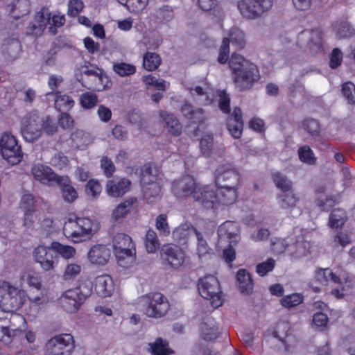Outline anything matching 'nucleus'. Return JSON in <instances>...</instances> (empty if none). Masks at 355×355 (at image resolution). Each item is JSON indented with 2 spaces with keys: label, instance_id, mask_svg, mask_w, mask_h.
I'll return each mask as SVG.
<instances>
[{
  "label": "nucleus",
  "instance_id": "obj_1",
  "mask_svg": "<svg viewBox=\"0 0 355 355\" xmlns=\"http://www.w3.org/2000/svg\"><path fill=\"white\" fill-rule=\"evenodd\" d=\"M235 46L236 50L245 46L243 33L239 29L231 30L229 37H225L219 49L218 62L225 64L229 60V67L234 75L233 81L240 90L250 89L259 79V71L256 64L250 62L243 56L232 53L230 58V44Z\"/></svg>",
  "mask_w": 355,
  "mask_h": 355
},
{
  "label": "nucleus",
  "instance_id": "obj_2",
  "mask_svg": "<svg viewBox=\"0 0 355 355\" xmlns=\"http://www.w3.org/2000/svg\"><path fill=\"white\" fill-rule=\"evenodd\" d=\"M65 21L64 15H52L49 9L43 6L35 12L33 21L30 22L26 28V32L28 35L40 36L49 24V33L51 35H55L58 33V28L62 27L65 24Z\"/></svg>",
  "mask_w": 355,
  "mask_h": 355
},
{
  "label": "nucleus",
  "instance_id": "obj_3",
  "mask_svg": "<svg viewBox=\"0 0 355 355\" xmlns=\"http://www.w3.org/2000/svg\"><path fill=\"white\" fill-rule=\"evenodd\" d=\"M98 224L88 217H78L75 214H70L65 220L62 231L64 235L74 243L89 237L94 232L98 230Z\"/></svg>",
  "mask_w": 355,
  "mask_h": 355
},
{
  "label": "nucleus",
  "instance_id": "obj_4",
  "mask_svg": "<svg viewBox=\"0 0 355 355\" xmlns=\"http://www.w3.org/2000/svg\"><path fill=\"white\" fill-rule=\"evenodd\" d=\"M239 189L216 188V191H214L209 186H205L202 206L206 209H218L220 205H232L238 198Z\"/></svg>",
  "mask_w": 355,
  "mask_h": 355
},
{
  "label": "nucleus",
  "instance_id": "obj_5",
  "mask_svg": "<svg viewBox=\"0 0 355 355\" xmlns=\"http://www.w3.org/2000/svg\"><path fill=\"white\" fill-rule=\"evenodd\" d=\"M92 293L91 282L65 291L60 297V304L68 313H76Z\"/></svg>",
  "mask_w": 355,
  "mask_h": 355
},
{
  "label": "nucleus",
  "instance_id": "obj_6",
  "mask_svg": "<svg viewBox=\"0 0 355 355\" xmlns=\"http://www.w3.org/2000/svg\"><path fill=\"white\" fill-rule=\"evenodd\" d=\"M173 193L177 198L191 196L196 202L202 205L205 198V187H201L191 175H185L178 180H175L171 184Z\"/></svg>",
  "mask_w": 355,
  "mask_h": 355
},
{
  "label": "nucleus",
  "instance_id": "obj_7",
  "mask_svg": "<svg viewBox=\"0 0 355 355\" xmlns=\"http://www.w3.org/2000/svg\"><path fill=\"white\" fill-rule=\"evenodd\" d=\"M198 289L202 297L209 300L214 308H218L223 304L220 283L215 276L207 275L200 278Z\"/></svg>",
  "mask_w": 355,
  "mask_h": 355
},
{
  "label": "nucleus",
  "instance_id": "obj_8",
  "mask_svg": "<svg viewBox=\"0 0 355 355\" xmlns=\"http://www.w3.org/2000/svg\"><path fill=\"white\" fill-rule=\"evenodd\" d=\"M24 304L23 293L6 281H0V304L8 311H17Z\"/></svg>",
  "mask_w": 355,
  "mask_h": 355
},
{
  "label": "nucleus",
  "instance_id": "obj_9",
  "mask_svg": "<svg viewBox=\"0 0 355 355\" xmlns=\"http://www.w3.org/2000/svg\"><path fill=\"white\" fill-rule=\"evenodd\" d=\"M114 253L119 265L123 266L126 259H134L136 255L135 244L132 238L125 233H117L112 239Z\"/></svg>",
  "mask_w": 355,
  "mask_h": 355
},
{
  "label": "nucleus",
  "instance_id": "obj_10",
  "mask_svg": "<svg viewBox=\"0 0 355 355\" xmlns=\"http://www.w3.org/2000/svg\"><path fill=\"white\" fill-rule=\"evenodd\" d=\"M216 188H241L242 185L240 173L231 164L219 165L214 173Z\"/></svg>",
  "mask_w": 355,
  "mask_h": 355
},
{
  "label": "nucleus",
  "instance_id": "obj_11",
  "mask_svg": "<svg viewBox=\"0 0 355 355\" xmlns=\"http://www.w3.org/2000/svg\"><path fill=\"white\" fill-rule=\"evenodd\" d=\"M74 340L71 334H61L47 340L45 355H71L74 349Z\"/></svg>",
  "mask_w": 355,
  "mask_h": 355
},
{
  "label": "nucleus",
  "instance_id": "obj_12",
  "mask_svg": "<svg viewBox=\"0 0 355 355\" xmlns=\"http://www.w3.org/2000/svg\"><path fill=\"white\" fill-rule=\"evenodd\" d=\"M142 297L145 300L146 313L148 317L161 318L168 312L170 308L168 300L159 292H150Z\"/></svg>",
  "mask_w": 355,
  "mask_h": 355
},
{
  "label": "nucleus",
  "instance_id": "obj_13",
  "mask_svg": "<svg viewBox=\"0 0 355 355\" xmlns=\"http://www.w3.org/2000/svg\"><path fill=\"white\" fill-rule=\"evenodd\" d=\"M0 150L2 157L12 165L19 163L23 157L21 146L18 145L15 137L4 132L0 139Z\"/></svg>",
  "mask_w": 355,
  "mask_h": 355
},
{
  "label": "nucleus",
  "instance_id": "obj_14",
  "mask_svg": "<svg viewBox=\"0 0 355 355\" xmlns=\"http://www.w3.org/2000/svg\"><path fill=\"white\" fill-rule=\"evenodd\" d=\"M272 6V0H241L237 7L243 17L254 19L268 11Z\"/></svg>",
  "mask_w": 355,
  "mask_h": 355
},
{
  "label": "nucleus",
  "instance_id": "obj_15",
  "mask_svg": "<svg viewBox=\"0 0 355 355\" xmlns=\"http://www.w3.org/2000/svg\"><path fill=\"white\" fill-rule=\"evenodd\" d=\"M35 260L45 271L53 270L58 263V255L50 246L38 245L33 251Z\"/></svg>",
  "mask_w": 355,
  "mask_h": 355
},
{
  "label": "nucleus",
  "instance_id": "obj_16",
  "mask_svg": "<svg viewBox=\"0 0 355 355\" xmlns=\"http://www.w3.org/2000/svg\"><path fill=\"white\" fill-rule=\"evenodd\" d=\"M21 132L24 139L33 142L41 136L40 118L35 114H28L21 120Z\"/></svg>",
  "mask_w": 355,
  "mask_h": 355
},
{
  "label": "nucleus",
  "instance_id": "obj_17",
  "mask_svg": "<svg viewBox=\"0 0 355 355\" xmlns=\"http://www.w3.org/2000/svg\"><path fill=\"white\" fill-rule=\"evenodd\" d=\"M162 257L169 266L178 268L184 262L185 252L179 245L168 243L162 250Z\"/></svg>",
  "mask_w": 355,
  "mask_h": 355
},
{
  "label": "nucleus",
  "instance_id": "obj_18",
  "mask_svg": "<svg viewBox=\"0 0 355 355\" xmlns=\"http://www.w3.org/2000/svg\"><path fill=\"white\" fill-rule=\"evenodd\" d=\"M219 241H226L228 243L236 245L240 241V227L238 223L227 220L218 229Z\"/></svg>",
  "mask_w": 355,
  "mask_h": 355
},
{
  "label": "nucleus",
  "instance_id": "obj_19",
  "mask_svg": "<svg viewBox=\"0 0 355 355\" xmlns=\"http://www.w3.org/2000/svg\"><path fill=\"white\" fill-rule=\"evenodd\" d=\"M132 182L126 178H115L107 180L105 191L109 196L119 198L125 195L130 189Z\"/></svg>",
  "mask_w": 355,
  "mask_h": 355
},
{
  "label": "nucleus",
  "instance_id": "obj_20",
  "mask_svg": "<svg viewBox=\"0 0 355 355\" xmlns=\"http://www.w3.org/2000/svg\"><path fill=\"white\" fill-rule=\"evenodd\" d=\"M94 286L95 293L100 297L111 296L114 288V284L112 277L107 274L97 276L91 286Z\"/></svg>",
  "mask_w": 355,
  "mask_h": 355
},
{
  "label": "nucleus",
  "instance_id": "obj_21",
  "mask_svg": "<svg viewBox=\"0 0 355 355\" xmlns=\"http://www.w3.org/2000/svg\"><path fill=\"white\" fill-rule=\"evenodd\" d=\"M31 174L34 179L42 184H47L51 182H57L60 175L56 174L53 170L46 165L35 164L32 166Z\"/></svg>",
  "mask_w": 355,
  "mask_h": 355
},
{
  "label": "nucleus",
  "instance_id": "obj_22",
  "mask_svg": "<svg viewBox=\"0 0 355 355\" xmlns=\"http://www.w3.org/2000/svg\"><path fill=\"white\" fill-rule=\"evenodd\" d=\"M226 125L229 132L234 138L241 137L243 132V121L240 107H235L234 108L233 112L227 119Z\"/></svg>",
  "mask_w": 355,
  "mask_h": 355
},
{
  "label": "nucleus",
  "instance_id": "obj_23",
  "mask_svg": "<svg viewBox=\"0 0 355 355\" xmlns=\"http://www.w3.org/2000/svg\"><path fill=\"white\" fill-rule=\"evenodd\" d=\"M110 257V250L105 245H94L88 252V259L93 264L105 265Z\"/></svg>",
  "mask_w": 355,
  "mask_h": 355
},
{
  "label": "nucleus",
  "instance_id": "obj_24",
  "mask_svg": "<svg viewBox=\"0 0 355 355\" xmlns=\"http://www.w3.org/2000/svg\"><path fill=\"white\" fill-rule=\"evenodd\" d=\"M56 183L60 188L62 196L65 202H73L77 199L78 192L68 176L60 175L58 178Z\"/></svg>",
  "mask_w": 355,
  "mask_h": 355
},
{
  "label": "nucleus",
  "instance_id": "obj_25",
  "mask_svg": "<svg viewBox=\"0 0 355 355\" xmlns=\"http://www.w3.org/2000/svg\"><path fill=\"white\" fill-rule=\"evenodd\" d=\"M2 53L8 61L17 59L21 52V44L17 38H8L1 46Z\"/></svg>",
  "mask_w": 355,
  "mask_h": 355
},
{
  "label": "nucleus",
  "instance_id": "obj_26",
  "mask_svg": "<svg viewBox=\"0 0 355 355\" xmlns=\"http://www.w3.org/2000/svg\"><path fill=\"white\" fill-rule=\"evenodd\" d=\"M159 115L165 122L166 129L171 135L178 137L182 134V125L180 120L173 114L164 110H161L159 112Z\"/></svg>",
  "mask_w": 355,
  "mask_h": 355
},
{
  "label": "nucleus",
  "instance_id": "obj_27",
  "mask_svg": "<svg viewBox=\"0 0 355 355\" xmlns=\"http://www.w3.org/2000/svg\"><path fill=\"white\" fill-rule=\"evenodd\" d=\"M236 277L240 292L245 295H250L254 288V283L250 273L246 269H239L236 272Z\"/></svg>",
  "mask_w": 355,
  "mask_h": 355
},
{
  "label": "nucleus",
  "instance_id": "obj_28",
  "mask_svg": "<svg viewBox=\"0 0 355 355\" xmlns=\"http://www.w3.org/2000/svg\"><path fill=\"white\" fill-rule=\"evenodd\" d=\"M314 279L321 286H327L329 282L337 284H342L343 283L341 278L337 276L329 268H318L314 272Z\"/></svg>",
  "mask_w": 355,
  "mask_h": 355
},
{
  "label": "nucleus",
  "instance_id": "obj_29",
  "mask_svg": "<svg viewBox=\"0 0 355 355\" xmlns=\"http://www.w3.org/2000/svg\"><path fill=\"white\" fill-rule=\"evenodd\" d=\"M147 351L150 355H171L174 354V351L169 347L168 342L160 337L157 338L154 342L148 343Z\"/></svg>",
  "mask_w": 355,
  "mask_h": 355
},
{
  "label": "nucleus",
  "instance_id": "obj_30",
  "mask_svg": "<svg viewBox=\"0 0 355 355\" xmlns=\"http://www.w3.org/2000/svg\"><path fill=\"white\" fill-rule=\"evenodd\" d=\"M141 186L144 198L148 203H153L160 197L162 186L159 181L152 182Z\"/></svg>",
  "mask_w": 355,
  "mask_h": 355
},
{
  "label": "nucleus",
  "instance_id": "obj_31",
  "mask_svg": "<svg viewBox=\"0 0 355 355\" xmlns=\"http://www.w3.org/2000/svg\"><path fill=\"white\" fill-rule=\"evenodd\" d=\"M277 198L279 207L287 210H292L300 201L299 197L294 193L293 189L289 191L278 193Z\"/></svg>",
  "mask_w": 355,
  "mask_h": 355
},
{
  "label": "nucleus",
  "instance_id": "obj_32",
  "mask_svg": "<svg viewBox=\"0 0 355 355\" xmlns=\"http://www.w3.org/2000/svg\"><path fill=\"white\" fill-rule=\"evenodd\" d=\"M160 171L157 167H152L151 163H146L141 168L140 183L141 185L146 184L152 182L159 181L158 176Z\"/></svg>",
  "mask_w": 355,
  "mask_h": 355
},
{
  "label": "nucleus",
  "instance_id": "obj_33",
  "mask_svg": "<svg viewBox=\"0 0 355 355\" xmlns=\"http://www.w3.org/2000/svg\"><path fill=\"white\" fill-rule=\"evenodd\" d=\"M97 70L98 72L95 76V81L94 83H88V85H85V87L89 89L98 91L110 88L112 83L108 76L102 69L97 68Z\"/></svg>",
  "mask_w": 355,
  "mask_h": 355
},
{
  "label": "nucleus",
  "instance_id": "obj_34",
  "mask_svg": "<svg viewBox=\"0 0 355 355\" xmlns=\"http://www.w3.org/2000/svg\"><path fill=\"white\" fill-rule=\"evenodd\" d=\"M137 202V198L131 197L119 205L113 210L112 218L115 221L123 218L130 211L132 206Z\"/></svg>",
  "mask_w": 355,
  "mask_h": 355
},
{
  "label": "nucleus",
  "instance_id": "obj_35",
  "mask_svg": "<svg viewBox=\"0 0 355 355\" xmlns=\"http://www.w3.org/2000/svg\"><path fill=\"white\" fill-rule=\"evenodd\" d=\"M31 2L29 0H16L12 3L10 14L15 19H19L29 14Z\"/></svg>",
  "mask_w": 355,
  "mask_h": 355
},
{
  "label": "nucleus",
  "instance_id": "obj_36",
  "mask_svg": "<svg viewBox=\"0 0 355 355\" xmlns=\"http://www.w3.org/2000/svg\"><path fill=\"white\" fill-rule=\"evenodd\" d=\"M55 96L54 107L58 112H68L73 107L74 101L71 96L61 94L60 92H56Z\"/></svg>",
  "mask_w": 355,
  "mask_h": 355
},
{
  "label": "nucleus",
  "instance_id": "obj_37",
  "mask_svg": "<svg viewBox=\"0 0 355 355\" xmlns=\"http://www.w3.org/2000/svg\"><path fill=\"white\" fill-rule=\"evenodd\" d=\"M51 249L53 250L56 254L60 255L65 259L73 258L76 255V249L70 245H63L58 241L51 243Z\"/></svg>",
  "mask_w": 355,
  "mask_h": 355
},
{
  "label": "nucleus",
  "instance_id": "obj_38",
  "mask_svg": "<svg viewBox=\"0 0 355 355\" xmlns=\"http://www.w3.org/2000/svg\"><path fill=\"white\" fill-rule=\"evenodd\" d=\"M272 181L280 193L289 191L293 189V182L280 172H275L272 175Z\"/></svg>",
  "mask_w": 355,
  "mask_h": 355
},
{
  "label": "nucleus",
  "instance_id": "obj_39",
  "mask_svg": "<svg viewBox=\"0 0 355 355\" xmlns=\"http://www.w3.org/2000/svg\"><path fill=\"white\" fill-rule=\"evenodd\" d=\"M161 64V58L156 53L146 52L143 58V67L149 71H154Z\"/></svg>",
  "mask_w": 355,
  "mask_h": 355
},
{
  "label": "nucleus",
  "instance_id": "obj_40",
  "mask_svg": "<svg viewBox=\"0 0 355 355\" xmlns=\"http://www.w3.org/2000/svg\"><path fill=\"white\" fill-rule=\"evenodd\" d=\"M346 218V212L343 209H334L329 216V226L332 228H338L345 223Z\"/></svg>",
  "mask_w": 355,
  "mask_h": 355
},
{
  "label": "nucleus",
  "instance_id": "obj_41",
  "mask_svg": "<svg viewBox=\"0 0 355 355\" xmlns=\"http://www.w3.org/2000/svg\"><path fill=\"white\" fill-rule=\"evenodd\" d=\"M145 247L148 252L153 253L159 248V242L156 232L149 228L144 239Z\"/></svg>",
  "mask_w": 355,
  "mask_h": 355
},
{
  "label": "nucleus",
  "instance_id": "obj_42",
  "mask_svg": "<svg viewBox=\"0 0 355 355\" xmlns=\"http://www.w3.org/2000/svg\"><path fill=\"white\" fill-rule=\"evenodd\" d=\"M21 279L26 281L30 287L40 291L42 286V278L40 275L34 270H28L21 275Z\"/></svg>",
  "mask_w": 355,
  "mask_h": 355
},
{
  "label": "nucleus",
  "instance_id": "obj_43",
  "mask_svg": "<svg viewBox=\"0 0 355 355\" xmlns=\"http://www.w3.org/2000/svg\"><path fill=\"white\" fill-rule=\"evenodd\" d=\"M298 157L302 162L309 165L315 164L317 161L313 151L308 145H304L298 148Z\"/></svg>",
  "mask_w": 355,
  "mask_h": 355
},
{
  "label": "nucleus",
  "instance_id": "obj_44",
  "mask_svg": "<svg viewBox=\"0 0 355 355\" xmlns=\"http://www.w3.org/2000/svg\"><path fill=\"white\" fill-rule=\"evenodd\" d=\"M28 298L31 302L30 308L33 310V313H30V315H33V316H35L38 313L39 310L46 305L49 300L47 295L43 294L42 293H41L40 295L35 297L29 295Z\"/></svg>",
  "mask_w": 355,
  "mask_h": 355
},
{
  "label": "nucleus",
  "instance_id": "obj_45",
  "mask_svg": "<svg viewBox=\"0 0 355 355\" xmlns=\"http://www.w3.org/2000/svg\"><path fill=\"white\" fill-rule=\"evenodd\" d=\"M113 70L119 76L125 77L135 73L136 67L132 64L121 62L113 64Z\"/></svg>",
  "mask_w": 355,
  "mask_h": 355
},
{
  "label": "nucleus",
  "instance_id": "obj_46",
  "mask_svg": "<svg viewBox=\"0 0 355 355\" xmlns=\"http://www.w3.org/2000/svg\"><path fill=\"white\" fill-rule=\"evenodd\" d=\"M304 297L300 293H292L284 296L281 300V304L286 308H292L303 302Z\"/></svg>",
  "mask_w": 355,
  "mask_h": 355
},
{
  "label": "nucleus",
  "instance_id": "obj_47",
  "mask_svg": "<svg viewBox=\"0 0 355 355\" xmlns=\"http://www.w3.org/2000/svg\"><path fill=\"white\" fill-rule=\"evenodd\" d=\"M41 135H53L58 131L57 123L50 116H46L42 120L40 119Z\"/></svg>",
  "mask_w": 355,
  "mask_h": 355
},
{
  "label": "nucleus",
  "instance_id": "obj_48",
  "mask_svg": "<svg viewBox=\"0 0 355 355\" xmlns=\"http://www.w3.org/2000/svg\"><path fill=\"white\" fill-rule=\"evenodd\" d=\"M173 10L171 7L164 5L156 11V18L161 24H166L173 19Z\"/></svg>",
  "mask_w": 355,
  "mask_h": 355
},
{
  "label": "nucleus",
  "instance_id": "obj_49",
  "mask_svg": "<svg viewBox=\"0 0 355 355\" xmlns=\"http://www.w3.org/2000/svg\"><path fill=\"white\" fill-rule=\"evenodd\" d=\"M81 266L71 263L67 264L62 274V278L65 281L73 280L81 272Z\"/></svg>",
  "mask_w": 355,
  "mask_h": 355
},
{
  "label": "nucleus",
  "instance_id": "obj_50",
  "mask_svg": "<svg viewBox=\"0 0 355 355\" xmlns=\"http://www.w3.org/2000/svg\"><path fill=\"white\" fill-rule=\"evenodd\" d=\"M155 227L160 236H167L170 234V227L167 222V216L164 214L158 215L155 220Z\"/></svg>",
  "mask_w": 355,
  "mask_h": 355
},
{
  "label": "nucleus",
  "instance_id": "obj_51",
  "mask_svg": "<svg viewBox=\"0 0 355 355\" xmlns=\"http://www.w3.org/2000/svg\"><path fill=\"white\" fill-rule=\"evenodd\" d=\"M127 9L132 13H137L143 10L148 3V0H122Z\"/></svg>",
  "mask_w": 355,
  "mask_h": 355
},
{
  "label": "nucleus",
  "instance_id": "obj_52",
  "mask_svg": "<svg viewBox=\"0 0 355 355\" xmlns=\"http://www.w3.org/2000/svg\"><path fill=\"white\" fill-rule=\"evenodd\" d=\"M19 207L24 211H35V200L34 196L29 193H24L21 198Z\"/></svg>",
  "mask_w": 355,
  "mask_h": 355
},
{
  "label": "nucleus",
  "instance_id": "obj_53",
  "mask_svg": "<svg viewBox=\"0 0 355 355\" xmlns=\"http://www.w3.org/2000/svg\"><path fill=\"white\" fill-rule=\"evenodd\" d=\"M189 230L182 225L175 227L172 232V237L173 240L179 243L184 244L189 237Z\"/></svg>",
  "mask_w": 355,
  "mask_h": 355
},
{
  "label": "nucleus",
  "instance_id": "obj_54",
  "mask_svg": "<svg viewBox=\"0 0 355 355\" xmlns=\"http://www.w3.org/2000/svg\"><path fill=\"white\" fill-rule=\"evenodd\" d=\"M98 102V96L96 94L86 92L80 96V105L85 109H90L95 107Z\"/></svg>",
  "mask_w": 355,
  "mask_h": 355
},
{
  "label": "nucleus",
  "instance_id": "obj_55",
  "mask_svg": "<svg viewBox=\"0 0 355 355\" xmlns=\"http://www.w3.org/2000/svg\"><path fill=\"white\" fill-rule=\"evenodd\" d=\"M102 187L99 182L94 179L89 180L85 185V191L87 196L96 198L101 193Z\"/></svg>",
  "mask_w": 355,
  "mask_h": 355
},
{
  "label": "nucleus",
  "instance_id": "obj_56",
  "mask_svg": "<svg viewBox=\"0 0 355 355\" xmlns=\"http://www.w3.org/2000/svg\"><path fill=\"white\" fill-rule=\"evenodd\" d=\"M100 162L104 175L107 178L112 177L116 171V167L112 159L107 156H103L101 159Z\"/></svg>",
  "mask_w": 355,
  "mask_h": 355
},
{
  "label": "nucleus",
  "instance_id": "obj_57",
  "mask_svg": "<svg viewBox=\"0 0 355 355\" xmlns=\"http://www.w3.org/2000/svg\"><path fill=\"white\" fill-rule=\"evenodd\" d=\"M275 261L272 258H268L266 261L259 263L256 266V272L261 276H265L268 272L273 270Z\"/></svg>",
  "mask_w": 355,
  "mask_h": 355
},
{
  "label": "nucleus",
  "instance_id": "obj_58",
  "mask_svg": "<svg viewBox=\"0 0 355 355\" xmlns=\"http://www.w3.org/2000/svg\"><path fill=\"white\" fill-rule=\"evenodd\" d=\"M343 53L338 48H334L329 54V65L331 69H335L340 67L343 62Z\"/></svg>",
  "mask_w": 355,
  "mask_h": 355
},
{
  "label": "nucleus",
  "instance_id": "obj_59",
  "mask_svg": "<svg viewBox=\"0 0 355 355\" xmlns=\"http://www.w3.org/2000/svg\"><path fill=\"white\" fill-rule=\"evenodd\" d=\"M303 128L313 137L317 136L320 132V125L317 120L306 119L302 122Z\"/></svg>",
  "mask_w": 355,
  "mask_h": 355
},
{
  "label": "nucleus",
  "instance_id": "obj_60",
  "mask_svg": "<svg viewBox=\"0 0 355 355\" xmlns=\"http://www.w3.org/2000/svg\"><path fill=\"white\" fill-rule=\"evenodd\" d=\"M317 206L322 211H329L337 203V200L334 196H327L324 199L317 198L315 200Z\"/></svg>",
  "mask_w": 355,
  "mask_h": 355
},
{
  "label": "nucleus",
  "instance_id": "obj_61",
  "mask_svg": "<svg viewBox=\"0 0 355 355\" xmlns=\"http://www.w3.org/2000/svg\"><path fill=\"white\" fill-rule=\"evenodd\" d=\"M342 93L349 104L355 103V85L346 82L342 85Z\"/></svg>",
  "mask_w": 355,
  "mask_h": 355
},
{
  "label": "nucleus",
  "instance_id": "obj_62",
  "mask_svg": "<svg viewBox=\"0 0 355 355\" xmlns=\"http://www.w3.org/2000/svg\"><path fill=\"white\" fill-rule=\"evenodd\" d=\"M202 336L205 340H212L216 339L218 336V329L215 326L209 327L206 322L201 325Z\"/></svg>",
  "mask_w": 355,
  "mask_h": 355
},
{
  "label": "nucleus",
  "instance_id": "obj_63",
  "mask_svg": "<svg viewBox=\"0 0 355 355\" xmlns=\"http://www.w3.org/2000/svg\"><path fill=\"white\" fill-rule=\"evenodd\" d=\"M218 107L223 113L230 114V97L224 90L219 93Z\"/></svg>",
  "mask_w": 355,
  "mask_h": 355
},
{
  "label": "nucleus",
  "instance_id": "obj_64",
  "mask_svg": "<svg viewBox=\"0 0 355 355\" xmlns=\"http://www.w3.org/2000/svg\"><path fill=\"white\" fill-rule=\"evenodd\" d=\"M337 35L340 38L351 37L355 35V30L349 23L343 22L339 25Z\"/></svg>",
  "mask_w": 355,
  "mask_h": 355
}]
</instances>
